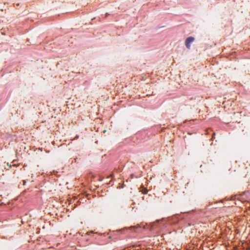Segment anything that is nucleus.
Instances as JSON below:
<instances>
[{
  "mask_svg": "<svg viewBox=\"0 0 250 250\" xmlns=\"http://www.w3.org/2000/svg\"><path fill=\"white\" fill-rule=\"evenodd\" d=\"M194 41V38L192 37L188 38L185 41V45L187 48L190 49V43Z\"/></svg>",
  "mask_w": 250,
  "mask_h": 250,
  "instance_id": "nucleus-1",
  "label": "nucleus"
},
{
  "mask_svg": "<svg viewBox=\"0 0 250 250\" xmlns=\"http://www.w3.org/2000/svg\"><path fill=\"white\" fill-rule=\"evenodd\" d=\"M142 191L143 194H146V193L147 192V190L146 188H143Z\"/></svg>",
  "mask_w": 250,
  "mask_h": 250,
  "instance_id": "nucleus-2",
  "label": "nucleus"
}]
</instances>
